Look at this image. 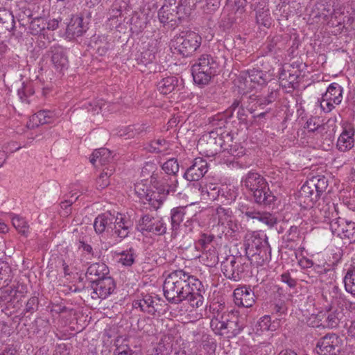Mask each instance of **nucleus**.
Listing matches in <instances>:
<instances>
[{
	"mask_svg": "<svg viewBox=\"0 0 355 355\" xmlns=\"http://www.w3.org/2000/svg\"><path fill=\"white\" fill-rule=\"evenodd\" d=\"M163 291L169 303L179 304L187 300L193 308L203 305L206 292L200 279L182 269L173 270L167 275Z\"/></svg>",
	"mask_w": 355,
	"mask_h": 355,
	"instance_id": "nucleus-1",
	"label": "nucleus"
},
{
	"mask_svg": "<svg viewBox=\"0 0 355 355\" xmlns=\"http://www.w3.org/2000/svg\"><path fill=\"white\" fill-rule=\"evenodd\" d=\"M242 184L257 204L266 206L275 200V196L270 191L268 182L259 173L249 172L243 179Z\"/></svg>",
	"mask_w": 355,
	"mask_h": 355,
	"instance_id": "nucleus-2",
	"label": "nucleus"
},
{
	"mask_svg": "<svg viewBox=\"0 0 355 355\" xmlns=\"http://www.w3.org/2000/svg\"><path fill=\"white\" fill-rule=\"evenodd\" d=\"M211 327L220 336L234 338L239 335L245 327V318L238 312L223 313L220 319L214 318L211 320Z\"/></svg>",
	"mask_w": 355,
	"mask_h": 355,
	"instance_id": "nucleus-3",
	"label": "nucleus"
},
{
	"mask_svg": "<svg viewBox=\"0 0 355 355\" xmlns=\"http://www.w3.org/2000/svg\"><path fill=\"white\" fill-rule=\"evenodd\" d=\"M315 10H313L310 16L316 22L321 21L322 24H327L329 27L335 28L336 30L333 32L335 34L340 33L344 27H342L344 24L343 21L345 20V15L341 9H334L331 5L319 3L315 5Z\"/></svg>",
	"mask_w": 355,
	"mask_h": 355,
	"instance_id": "nucleus-4",
	"label": "nucleus"
},
{
	"mask_svg": "<svg viewBox=\"0 0 355 355\" xmlns=\"http://www.w3.org/2000/svg\"><path fill=\"white\" fill-rule=\"evenodd\" d=\"M218 68L216 58L209 54L201 55L191 67V72L195 83L205 85L212 76H215Z\"/></svg>",
	"mask_w": 355,
	"mask_h": 355,
	"instance_id": "nucleus-5",
	"label": "nucleus"
},
{
	"mask_svg": "<svg viewBox=\"0 0 355 355\" xmlns=\"http://www.w3.org/2000/svg\"><path fill=\"white\" fill-rule=\"evenodd\" d=\"M201 42L202 38L198 33L186 31L175 36L171 45L180 54L187 57L191 55L200 47Z\"/></svg>",
	"mask_w": 355,
	"mask_h": 355,
	"instance_id": "nucleus-6",
	"label": "nucleus"
},
{
	"mask_svg": "<svg viewBox=\"0 0 355 355\" xmlns=\"http://www.w3.org/2000/svg\"><path fill=\"white\" fill-rule=\"evenodd\" d=\"M343 345V340L338 334L328 333L318 340L315 350L318 355H339Z\"/></svg>",
	"mask_w": 355,
	"mask_h": 355,
	"instance_id": "nucleus-7",
	"label": "nucleus"
},
{
	"mask_svg": "<svg viewBox=\"0 0 355 355\" xmlns=\"http://www.w3.org/2000/svg\"><path fill=\"white\" fill-rule=\"evenodd\" d=\"M244 245L247 254H251L256 259L257 257H260L261 260L257 261L258 264L262 265L267 260V252L269 248L268 243L258 234L253 233L247 236Z\"/></svg>",
	"mask_w": 355,
	"mask_h": 355,
	"instance_id": "nucleus-8",
	"label": "nucleus"
},
{
	"mask_svg": "<svg viewBox=\"0 0 355 355\" xmlns=\"http://www.w3.org/2000/svg\"><path fill=\"white\" fill-rule=\"evenodd\" d=\"M241 257H230L221 264V270L225 277L234 282H239L243 276L248 266L243 262Z\"/></svg>",
	"mask_w": 355,
	"mask_h": 355,
	"instance_id": "nucleus-9",
	"label": "nucleus"
},
{
	"mask_svg": "<svg viewBox=\"0 0 355 355\" xmlns=\"http://www.w3.org/2000/svg\"><path fill=\"white\" fill-rule=\"evenodd\" d=\"M343 87L337 83L329 85L320 101V107L325 112H331L343 101Z\"/></svg>",
	"mask_w": 355,
	"mask_h": 355,
	"instance_id": "nucleus-10",
	"label": "nucleus"
},
{
	"mask_svg": "<svg viewBox=\"0 0 355 355\" xmlns=\"http://www.w3.org/2000/svg\"><path fill=\"white\" fill-rule=\"evenodd\" d=\"M138 230L148 232L155 235H164L166 232V225L162 218L154 217L150 214L144 215L137 225Z\"/></svg>",
	"mask_w": 355,
	"mask_h": 355,
	"instance_id": "nucleus-11",
	"label": "nucleus"
},
{
	"mask_svg": "<svg viewBox=\"0 0 355 355\" xmlns=\"http://www.w3.org/2000/svg\"><path fill=\"white\" fill-rule=\"evenodd\" d=\"M150 182L156 190L167 196L171 193H174L178 184L177 176L163 173L159 175L153 174L150 178Z\"/></svg>",
	"mask_w": 355,
	"mask_h": 355,
	"instance_id": "nucleus-12",
	"label": "nucleus"
},
{
	"mask_svg": "<svg viewBox=\"0 0 355 355\" xmlns=\"http://www.w3.org/2000/svg\"><path fill=\"white\" fill-rule=\"evenodd\" d=\"M115 287L114 282L111 277L102 278L99 280L90 279V293L93 299H105L110 295Z\"/></svg>",
	"mask_w": 355,
	"mask_h": 355,
	"instance_id": "nucleus-13",
	"label": "nucleus"
},
{
	"mask_svg": "<svg viewBox=\"0 0 355 355\" xmlns=\"http://www.w3.org/2000/svg\"><path fill=\"white\" fill-rule=\"evenodd\" d=\"M54 67L57 71L62 72L67 69L69 66V60L67 55V49L59 44L51 46L46 52Z\"/></svg>",
	"mask_w": 355,
	"mask_h": 355,
	"instance_id": "nucleus-14",
	"label": "nucleus"
},
{
	"mask_svg": "<svg viewBox=\"0 0 355 355\" xmlns=\"http://www.w3.org/2000/svg\"><path fill=\"white\" fill-rule=\"evenodd\" d=\"M330 228L334 234L349 239H355V223L347 221L344 218H338L330 223Z\"/></svg>",
	"mask_w": 355,
	"mask_h": 355,
	"instance_id": "nucleus-15",
	"label": "nucleus"
},
{
	"mask_svg": "<svg viewBox=\"0 0 355 355\" xmlns=\"http://www.w3.org/2000/svg\"><path fill=\"white\" fill-rule=\"evenodd\" d=\"M208 171L207 161L201 157L193 159L192 164L186 170L183 177L188 181L197 182Z\"/></svg>",
	"mask_w": 355,
	"mask_h": 355,
	"instance_id": "nucleus-16",
	"label": "nucleus"
},
{
	"mask_svg": "<svg viewBox=\"0 0 355 355\" xmlns=\"http://www.w3.org/2000/svg\"><path fill=\"white\" fill-rule=\"evenodd\" d=\"M236 305L249 308L255 303V295L250 286L245 285L236 288L233 293Z\"/></svg>",
	"mask_w": 355,
	"mask_h": 355,
	"instance_id": "nucleus-17",
	"label": "nucleus"
},
{
	"mask_svg": "<svg viewBox=\"0 0 355 355\" xmlns=\"http://www.w3.org/2000/svg\"><path fill=\"white\" fill-rule=\"evenodd\" d=\"M241 211L247 217L257 219L270 228L272 227L277 223V218L273 214L267 211H257L252 207L242 206Z\"/></svg>",
	"mask_w": 355,
	"mask_h": 355,
	"instance_id": "nucleus-18",
	"label": "nucleus"
},
{
	"mask_svg": "<svg viewBox=\"0 0 355 355\" xmlns=\"http://www.w3.org/2000/svg\"><path fill=\"white\" fill-rule=\"evenodd\" d=\"M112 224L114 225V227H112L113 234L121 240L128 236L133 227V223L130 218L119 213L117 216H114V220Z\"/></svg>",
	"mask_w": 355,
	"mask_h": 355,
	"instance_id": "nucleus-19",
	"label": "nucleus"
},
{
	"mask_svg": "<svg viewBox=\"0 0 355 355\" xmlns=\"http://www.w3.org/2000/svg\"><path fill=\"white\" fill-rule=\"evenodd\" d=\"M355 129L352 124L347 123L343 128V131L337 141V148L341 152H346L354 146Z\"/></svg>",
	"mask_w": 355,
	"mask_h": 355,
	"instance_id": "nucleus-20",
	"label": "nucleus"
},
{
	"mask_svg": "<svg viewBox=\"0 0 355 355\" xmlns=\"http://www.w3.org/2000/svg\"><path fill=\"white\" fill-rule=\"evenodd\" d=\"M15 27V21L12 12L0 7V39L12 35Z\"/></svg>",
	"mask_w": 355,
	"mask_h": 355,
	"instance_id": "nucleus-21",
	"label": "nucleus"
},
{
	"mask_svg": "<svg viewBox=\"0 0 355 355\" xmlns=\"http://www.w3.org/2000/svg\"><path fill=\"white\" fill-rule=\"evenodd\" d=\"M229 141L232 143L233 142L232 137L229 133H227L225 135L223 134L219 135L216 132L212 131L209 135V139H207V143L212 153H217L220 151L224 153L225 146H227V142Z\"/></svg>",
	"mask_w": 355,
	"mask_h": 355,
	"instance_id": "nucleus-22",
	"label": "nucleus"
},
{
	"mask_svg": "<svg viewBox=\"0 0 355 355\" xmlns=\"http://www.w3.org/2000/svg\"><path fill=\"white\" fill-rule=\"evenodd\" d=\"M187 16V12L180 13V12L171 10L166 7H162L158 12V17L161 23L170 24L171 26L177 25L182 19Z\"/></svg>",
	"mask_w": 355,
	"mask_h": 355,
	"instance_id": "nucleus-23",
	"label": "nucleus"
},
{
	"mask_svg": "<svg viewBox=\"0 0 355 355\" xmlns=\"http://www.w3.org/2000/svg\"><path fill=\"white\" fill-rule=\"evenodd\" d=\"M87 30L83 18L76 16L71 18L66 28V34L69 38L80 37Z\"/></svg>",
	"mask_w": 355,
	"mask_h": 355,
	"instance_id": "nucleus-24",
	"label": "nucleus"
},
{
	"mask_svg": "<svg viewBox=\"0 0 355 355\" xmlns=\"http://www.w3.org/2000/svg\"><path fill=\"white\" fill-rule=\"evenodd\" d=\"M299 196L301 200L307 206L312 207L318 200L320 194L315 188L311 189L309 181L307 180L301 187L299 191Z\"/></svg>",
	"mask_w": 355,
	"mask_h": 355,
	"instance_id": "nucleus-25",
	"label": "nucleus"
},
{
	"mask_svg": "<svg viewBox=\"0 0 355 355\" xmlns=\"http://www.w3.org/2000/svg\"><path fill=\"white\" fill-rule=\"evenodd\" d=\"M113 157L110 150L105 148H101L96 149L92 153V157L90 159V163H92L95 167L99 166H103L109 164Z\"/></svg>",
	"mask_w": 355,
	"mask_h": 355,
	"instance_id": "nucleus-26",
	"label": "nucleus"
},
{
	"mask_svg": "<svg viewBox=\"0 0 355 355\" xmlns=\"http://www.w3.org/2000/svg\"><path fill=\"white\" fill-rule=\"evenodd\" d=\"M56 115L54 112L51 110H40L34 114L30 121L33 123L32 127L39 126L40 125L52 123L55 121Z\"/></svg>",
	"mask_w": 355,
	"mask_h": 355,
	"instance_id": "nucleus-27",
	"label": "nucleus"
},
{
	"mask_svg": "<svg viewBox=\"0 0 355 355\" xmlns=\"http://www.w3.org/2000/svg\"><path fill=\"white\" fill-rule=\"evenodd\" d=\"M344 318L343 309L340 307L331 308L327 312L324 326L329 329L336 328Z\"/></svg>",
	"mask_w": 355,
	"mask_h": 355,
	"instance_id": "nucleus-28",
	"label": "nucleus"
},
{
	"mask_svg": "<svg viewBox=\"0 0 355 355\" xmlns=\"http://www.w3.org/2000/svg\"><path fill=\"white\" fill-rule=\"evenodd\" d=\"M114 220V215L112 214L110 211L98 215L94 222L95 232L97 234L104 232L107 227L112 225Z\"/></svg>",
	"mask_w": 355,
	"mask_h": 355,
	"instance_id": "nucleus-29",
	"label": "nucleus"
},
{
	"mask_svg": "<svg viewBox=\"0 0 355 355\" xmlns=\"http://www.w3.org/2000/svg\"><path fill=\"white\" fill-rule=\"evenodd\" d=\"M46 22L42 17H35L30 22L29 30L32 35L43 36L44 39H47L49 42L51 37L46 34Z\"/></svg>",
	"mask_w": 355,
	"mask_h": 355,
	"instance_id": "nucleus-30",
	"label": "nucleus"
},
{
	"mask_svg": "<svg viewBox=\"0 0 355 355\" xmlns=\"http://www.w3.org/2000/svg\"><path fill=\"white\" fill-rule=\"evenodd\" d=\"M109 273L108 267L103 262H93L90 261V279L99 280L102 278H107Z\"/></svg>",
	"mask_w": 355,
	"mask_h": 355,
	"instance_id": "nucleus-31",
	"label": "nucleus"
},
{
	"mask_svg": "<svg viewBox=\"0 0 355 355\" xmlns=\"http://www.w3.org/2000/svg\"><path fill=\"white\" fill-rule=\"evenodd\" d=\"M186 209L187 207H178L171 209V230L173 232H176L180 223L183 221L186 214Z\"/></svg>",
	"mask_w": 355,
	"mask_h": 355,
	"instance_id": "nucleus-32",
	"label": "nucleus"
},
{
	"mask_svg": "<svg viewBox=\"0 0 355 355\" xmlns=\"http://www.w3.org/2000/svg\"><path fill=\"white\" fill-rule=\"evenodd\" d=\"M178 80L175 76H168L162 79L157 83V89L163 94L172 92L178 86Z\"/></svg>",
	"mask_w": 355,
	"mask_h": 355,
	"instance_id": "nucleus-33",
	"label": "nucleus"
},
{
	"mask_svg": "<svg viewBox=\"0 0 355 355\" xmlns=\"http://www.w3.org/2000/svg\"><path fill=\"white\" fill-rule=\"evenodd\" d=\"M161 298L157 296L153 297L150 295H145L143 297V304H144V312L150 315H155L158 310L159 302Z\"/></svg>",
	"mask_w": 355,
	"mask_h": 355,
	"instance_id": "nucleus-34",
	"label": "nucleus"
},
{
	"mask_svg": "<svg viewBox=\"0 0 355 355\" xmlns=\"http://www.w3.org/2000/svg\"><path fill=\"white\" fill-rule=\"evenodd\" d=\"M166 196V194L161 193L157 190H150L148 193V196L145 201L148 202V203L154 210H157L163 204Z\"/></svg>",
	"mask_w": 355,
	"mask_h": 355,
	"instance_id": "nucleus-35",
	"label": "nucleus"
},
{
	"mask_svg": "<svg viewBox=\"0 0 355 355\" xmlns=\"http://www.w3.org/2000/svg\"><path fill=\"white\" fill-rule=\"evenodd\" d=\"M117 255L121 257L119 262L125 266H131L135 263L137 257L136 250L132 247L117 253Z\"/></svg>",
	"mask_w": 355,
	"mask_h": 355,
	"instance_id": "nucleus-36",
	"label": "nucleus"
},
{
	"mask_svg": "<svg viewBox=\"0 0 355 355\" xmlns=\"http://www.w3.org/2000/svg\"><path fill=\"white\" fill-rule=\"evenodd\" d=\"M343 283L345 291L355 295V266L347 271L343 278Z\"/></svg>",
	"mask_w": 355,
	"mask_h": 355,
	"instance_id": "nucleus-37",
	"label": "nucleus"
},
{
	"mask_svg": "<svg viewBox=\"0 0 355 355\" xmlns=\"http://www.w3.org/2000/svg\"><path fill=\"white\" fill-rule=\"evenodd\" d=\"M216 216L218 218V224L222 225L227 224L231 230L235 231L232 227V211L230 209L219 207L216 209Z\"/></svg>",
	"mask_w": 355,
	"mask_h": 355,
	"instance_id": "nucleus-38",
	"label": "nucleus"
},
{
	"mask_svg": "<svg viewBox=\"0 0 355 355\" xmlns=\"http://www.w3.org/2000/svg\"><path fill=\"white\" fill-rule=\"evenodd\" d=\"M309 184L312 188H315L316 191L320 194V196L326 191L328 187L327 179L322 175L313 176L308 180Z\"/></svg>",
	"mask_w": 355,
	"mask_h": 355,
	"instance_id": "nucleus-39",
	"label": "nucleus"
},
{
	"mask_svg": "<svg viewBox=\"0 0 355 355\" xmlns=\"http://www.w3.org/2000/svg\"><path fill=\"white\" fill-rule=\"evenodd\" d=\"M12 269L9 264L0 260V280H3L2 286H8L12 280Z\"/></svg>",
	"mask_w": 355,
	"mask_h": 355,
	"instance_id": "nucleus-40",
	"label": "nucleus"
},
{
	"mask_svg": "<svg viewBox=\"0 0 355 355\" xmlns=\"http://www.w3.org/2000/svg\"><path fill=\"white\" fill-rule=\"evenodd\" d=\"M113 168H105L103 169L96 181L97 189H103L110 184L109 178L113 174Z\"/></svg>",
	"mask_w": 355,
	"mask_h": 355,
	"instance_id": "nucleus-41",
	"label": "nucleus"
},
{
	"mask_svg": "<svg viewBox=\"0 0 355 355\" xmlns=\"http://www.w3.org/2000/svg\"><path fill=\"white\" fill-rule=\"evenodd\" d=\"M12 223L15 229L21 234L25 236H28L29 232V225L23 217L15 215L12 218Z\"/></svg>",
	"mask_w": 355,
	"mask_h": 355,
	"instance_id": "nucleus-42",
	"label": "nucleus"
},
{
	"mask_svg": "<svg viewBox=\"0 0 355 355\" xmlns=\"http://www.w3.org/2000/svg\"><path fill=\"white\" fill-rule=\"evenodd\" d=\"M245 78L247 82L250 81L258 85H263L266 83V80L263 78V71L256 69L248 70Z\"/></svg>",
	"mask_w": 355,
	"mask_h": 355,
	"instance_id": "nucleus-43",
	"label": "nucleus"
},
{
	"mask_svg": "<svg viewBox=\"0 0 355 355\" xmlns=\"http://www.w3.org/2000/svg\"><path fill=\"white\" fill-rule=\"evenodd\" d=\"M167 8L180 12V13H184L187 9V0H165L162 7H166Z\"/></svg>",
	"mask_w": 355,
	"mask_h": 355,
	"instance_id": "nucleus-44",
	"label": "nucleus"
},
{
	"mask_svg": "<svg viewBox=\"0 0 355 355\" xmlns=\"http://www.w3.org/2000/svg\"><path fill=\"white\" fill-rule=\"evenodd\" d=\"M256 21L257 24L264 27H269L271 25V17L269 8L256 12Z\"/></svg>",
	"mask_w": 355,
	"mask_h": 355,
	"instance_id": "nucleus-45",
	"label": "nucleus"
},
{
	"mask_svg": "<svg viewBox=\"0 0 355 355\" xmlns=\"http://www.w3.org/2000/svg\"><path fill=\"white\" fill-rule=\"evenodd\" d=\"M162 169L165 172L164 174L170 175H176L179 171V164L176 159L172 158L167 160L162 165Z\"/></svg>",
	"mask_w": 355,
	"mask_h": 355,
	"instance_id": "nucleus-46",
	"label": "nucleus"
},
{
	"mask_svg": "<svg viewBox=\"0 0 355 355\" xmlns=\"http://www.w3.org/2000/svg\"><path fill=\"white\" fill-rule=\"evenodd\" d=\"M224 153H227L234 157H240L245 154V149L243 146L236 143L228 144L227 142V146H225Z\"/></svg>",
	"mask_w": 355,
	"mask_h": 355,
	"instance_id": "nucleus-47",
	"label": "nucleus"
},
{
	"mask_svg": "<svg viewBox=\"0 0 355 355\" xmlns=\"http://www.w3.org/2000/svg\"><path fill=\"white\" fill-rule=\"evenodd\" d=\"M142 125H129L125 127L124 130H121L119 133L120 136H128V138L134 137L136 135L140 134L144 130Z\"/></svg>",
	"mask_w": 355,
	"mask_h": 355,
	"instance_id": "nucleus-48",
	"label": "nucleus"
},
{
	"mask_svg": "<svg viewBox=\"0 0 355 355\" xmlns=\"http://www.w3.org/2000/svg\"><path fill=\"white\" fill-rule=\"evenodd\" d=\"M304 128L308 129L309 132H321L324 129V127L320 124V121L318 118L311 117L309 119L305 124Z\"/></svg>",
	"mask_w": 355,
	"mask_h": 355,
	"instance_id": "nucleus-49",
	"label": "nucleus"
},
{
	"mask_svg": "<svg viewBox=\"0 0 355 355\" xmlns=\"http://www.w3.org/2000/svg\"><path fill=\"white\" fill-rule=\"evenodd\" d=\"M150 189L146 184L142 182H137L135 184V193L139 198L140 200H143L146 203L145 200L148 196V193Z\"/></svg>",
	"mask_w": 355,
	"mask_h": 355,
	"instance_id": "nucleus-50",
	"label": "nucleus"
},
{
	"mask_svg": "<svg viewBox=\"0 0 355 355\" xmlns=\"http://www.w3.org/2000/svg\"><path fill=\"white\" fill-rule=\"evenodd\" d=\"M209 123L215 127V128H220L221 129L223 127H225L227 119H226V115L222 113H218L209 119Z\"/></svg>",
	"mask_w": 355,
	"mask_h": 355,
	"instance_id": "nucleus-51",
	"label": "nucleus"
},
{
	"mask_svg": "<svg viewBox=\"0 0 355 355\" xmlns=\"http://www.w3.org/2000/svg\"><path fill=\"white\" fill-rule=\"evenodd\" d=\"M342 27L347 31H355V10L347 12L345 15V20L343 21Z\"/></svg>",
	"mask_w": 355,
	"mask_h": 355,
	"instance_id": "nucleus-52",
	"label": "nucleus"
},
{
	"mask_svg": "<svg viewBox=\"0 0 355 355\" xmlns=\"http://www.w3.org/2000/svg\"><path fill=\"white\" fill-rule=\"evenodd\" d=\"M271 324V318L269 315H264L261 317L258 321L256 329L257 332L268 331Z\"/></svg>",
	"mask_w": 355,
	"mask_h": 355,
	"instance_id": "nucleus-53",
	"label": "nucleus"
},
{
	"mask_svg": "<svg viewBox=\"0 0 355 355\" xmlns=\"http://www.w3.org/2000/svg\"><path fill=\"white\" fill-rule=\"evenodd\" d=\"M206 193L208 199L214 200L219 196L220 187L214 184H209L207 185Z\"/></svg>",
	"mask_w": 355,
	"mask_h": 355,
	"instance_id": "nucleus-54",
	"label": "nucleus"
},
{
	"mask_svg": "<svg viewBox=\"0 0 355 355\" xmlns=\"http://www.w3.org/2000/svg\"><path fill=\"white\" fill-rule=\"evenodd\" d=\"M313 269L318 275L326 274L331 270L330 264L326 261L319 263L313 262Z\"/></svg>",
	"mask_w": 355,
	"mask_h": 355,
	"instance_id": "nucleus-55",
	"label": "nucleus"
},
{
	"mask_svg": "<svg viewBox=\"0 0 355 355\" xmlns=\"http://www.w3.org/2000/svg\"><path fill=\"white\" fill-rule=\"evenodd\" d=\"M39 300L38 297L34 296L31 297L26 304L24 311L25 313H33L38 308Z\"/></svg>",
	"mask_w": 355,
	"mask_h": 355,
	"instance_id": "nucleus-56",
	"label": "nucleus"
},
{
	"mask_svg": "<svg viewBox=\"0 0 355 355\" xmlns=\"http://www.w3.org/2000/svg\"><path fill=\"white\" fill-rule=\"evenodd\" d=\"M298 239L299 236H297L286 234L283 236V241L286 244L285 248L290 250L295 249L297 245V241Z\"/></svg>",
	"mask_w": 355,
	"mask_h": 355,
	"instance_id": "nucleus-57",
	"label": "nucleus"
},
{
	"mask_svg": "<svg viewBox=\"0 0 355 355\" xmlns=\"http://www.w3.org/2000/svg\"><path fill=\"white\" fill-rule=\"evenodd\" d=\"M153 150L157 153H163L168 148V143L164 139H159L152 144Z\"/></svg>",
	"mask_w": 355,
	"mask_h": 355,
	"instance_id": "nucleus-58",
	"label": "nucleus"
},
{
	"mask_svg": "<svg viewBox=\"0 0 355 355\" xmlns=\"http://www.w3.org/2000/svg\"><path fill=\"white\" fill-rule=\"evenodd\" d=\"M115 355H139L137 352L132 350L129 346H119L114 351Z\"/></svg>",
	"mask_w": 355,
	"mask_h": 355,
	"instance_id": "nucleus-59",
	"label": "nucleus"
},
{
	"mask_svg": "<svg viewBox=\"0 0 355 355\" xmlns=\"http://www.w3.org/2000/svg\"><path fill=\"white\" fill-rule=\"evenodd\" d=\"M34 93L33 89L29 85H23L21 88L18 89V95L22 101H26L28 96Z\"/></svg>",
	"mask_w": 355,
	"mask_h": 355,
	"instance_id": "nucleus-60",
	"label": "nucleus"
},
{
	"mask_svg": "<svg viewBox=\"0 0 355 355\" xmlns=\"http://www.w3.org/2000/svg\"><path fill=\"white\" fill-rule=\"evenodd\" d=\"M155 60V55L152 51L147 50L141 53V62L147 65L148 64L152 63Z\"/></svg>",
	"mask_w": 355,
	"mask_h": 355,
	"instance_id": "nucleus-61",
	"label": "nucleus"
},
{
	"mask_svg": "<svg viewBox=\"0 0 355 355\" xmlns=\"http://www.w3.org/2000/svg\"><path fill=\"white\" fill-rule=\"evenodd\" d=\"M250 3L255 12L268 8L267 0H251Z\"/></svg>",
	"mask_w": 355,
	"mask_h": 355,
	"instance_id": "nucleus-62",
	"label": "nucleus"
},
{
	"mask_svg": "<svg viewBox=\"0 0 355 355\" xmlns=\"http://www.w3.org/2000/svg\"><path fill=\"white\" fill-rule=\"evenodd\" d=\"M281 280L290 288H295L297 285V281L291 276L288 272H284L281 275Z\"/></svg>",
	"mask_w": 355,
	"mask_h": 355,
	"instance_id": "nucleus-63",
	"label": "nucleus"
},
{
	"mask_svg": "<svg viewBox=\"0 0 355 355\" xmlns=\"http://www.w3.org/2000/svg\"><path fill=\"white\" fill-rule=\"evenodd\" d=\"M214 235L211 234H203L200 239L198 240V245L201 246V248L206 249L207 247V245L211 243L212 241L214 240Z\"/></svg>",
	"mask_w": 355,
	"mask_h": 355,
	"instance_id": "nucleus-64",
	"label": "nucleus"
}]
</instances>
